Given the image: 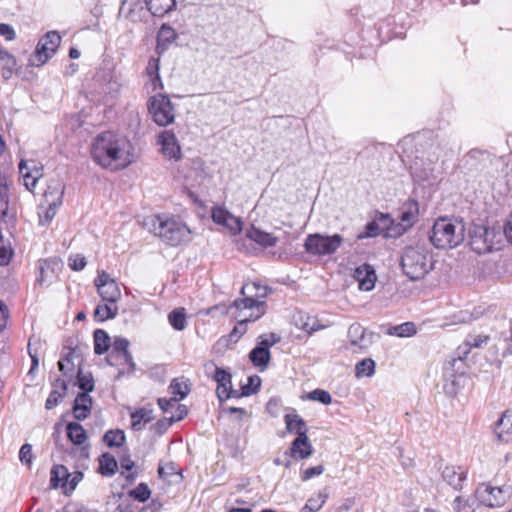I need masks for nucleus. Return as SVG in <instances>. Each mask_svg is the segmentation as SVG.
Wrapping results in <instances>:
<instances>
[{
  "instance_id": "nucleus-1",
  "label": "nucleus",
  "mask_w": 512,
  "mask_h": 512,
  "mask_svg": "<svg viewBox=\"0 0 512 512\" xmlns=\"http://www.w3.org/2000/svg\"><path fill=\"white\" fill-rule=\"evenodd\" d=\"M91 156L98 165L113 171L126 168L134 160L130 141L111 131L103 132L93 140Z\"/></svg>"
},
{
  "instance_id": "nucleus-2",
  "label": "nucleus",
  "mask_w": 512,
  "mask_h": 512,
  "mask_svg": "<svg viewBox=\"0 0 512 512\" xmlns=\"http://www.w3.org/2000/svg\"><path fill=\"white\" fill-rule=\"evenodd\" d=\"M143 226L169 246H178L192 240V231L178 217L151 215L144 219Z\"/></svg>"
},
{
  "instance_id": "nucleus-3",
  "label": "nucleus",
  "mask_w": 512,
  "mask_h": 512,
  "mask_svg": "<svg viewBox=\"0 0 512 512\" xmlns=\"http://www.w3.org/2000/svg\"><path fill=\"white\" fill-rule=\"evenodd\" d=\"M241 299L235 300L232 309H240L247 313L238 314L243 320H258L265 314L267 288L260 284L246 283L241 288Z\"/></svg>"
},
{
  "instance_id": "nucleus-4",
  "label": "nucleus",
  "mask_w": 512,
  "mask_h": 512,
  "mask_svg": "<svg viewBox=\"0 0 512 512\" xmlns=\"http://www.w3.org/2000/svg\"><path fill=\"white\" fill-rule=\"evenodd\" d=\"M465 225L462 221L438 219L432 228L430 240L440 249H451L464 241Z\"/></svg>"
},
{
  "instance_id": "nucleus-5",
  "label": "nucleus",
  "mask_w": 512,
  "mask_h": 512,
  "mask_svg": "<svg viewBox=\"0 0 512 512\" xmlns=\"http://www.w3.org/2000/svg\"><path fill=\"white\" fill-rule=\"evenodd\" d=\"M404 274L411 280L422 279L432 268L428 253L419 248H407L401 258Z\"/></svg>"
},
{
  "instance_id": "nucleus-6",
  "label": "nucleus",
  "mask_w": 512,
  "mask_h": 512,
  "mask_svg": "<svg viewBox=\"0 0 512 512\" xmlns=\"http://www.w3.org/2000/svg\"><path fill=\"white\" fill-rule=\"evenodd\" d=\"M344 239L340 234H309L304 242L305 251L313 256H330L337 252L343 244Z\"/></svg>"
},
{
  "instance_id": "nucleus-7",
  "label": "nucleus",
  "mask_w": 512,
  "mask_h": 512,
  "mask_svg": "<svg viewBox=\"0 0 512 512\" xmlns=\"http://www.w3.org/2000/svg\"><path fill=\"white\" fill-rule=\"evenodd\" d=\"M148 111L159 126H168L175 120V108L167 95L159 93L152 96L148 102Z\"/></svg>"
},
{
  "instance_id": "nucleus-8",
  "label": "nucleus",
  "mask_w": 512,
  "mask_h": 512,
  "mask_svg": "<svg viewBox=\"0 0 512 512\" xmlns=\"http://www.w3.org/2000/svg\"><path fill=\"white\" fill-rule=\"evenodd\" d=\"M61 43V36L56 31L46 33L38 42L35 53L29 59V65L42 66L57 51Z\"/></svg>"
},
{
  "instance_id": "nucleus-9",
  "label": "nucleus",
  "mask_w": 512,
  "mask_h": 512,
  "mask_svg": "<svg viewBox=\"0 0 512 512\" xmlns=\"http://www.w3.org/2000/svg\"><path fill=\"white\" fill-rule=\"evenodd\" d=\"M375 334L358 323L349 326L346 350L351 353H365L373 344Z\"/></svg>"
},
{
  "instance_id": "nucleus-10",
  "label": "nucleus",
  "mask_w": 512,
  "mask_h": 512,
  "mask_svg": "<svg viewBox=\"0 0 512 512\" xmlns=\"http://www.w3.org/2000/svg\"><path fill=\"white\" fill-rule=\"evenodd\" d=\"M129 341L126 338L116 337L112 343V350L107 357V362L111 366H122L121 372L133 371L135 363L128 351Z\"/></svg>"
},
{
  "instance_id": "nucleus-11",
  "label": "nucleus",
  "mask_w": 512,
  "mask_h": 512,
  "mask_svg": "<svg viewBox=\"0 0 512 512\" xmlns=\"http://www.w3.org/2000/svg\"><path fill=\"white\" fill-rule=\"evenodd\" d=\"M98 294L103 301L108 303H117L121 298V290L115 279L105 271L98 272L94 280Z\"/></svg>"
},
{
  "instance_id": "nucleus-12",
  "label": "nucleus",
  "mask_w": 512,
  "mask_h": 512,
  "mask_svg": "<svg viewBox=\"0 0 512 512\" xmlns=\"http://www.w3.org/2000/svg\"><path fill=\"white\" fill-rule=\"evenodd\" d=\"M475 496L482 505L490 508L500 507L506 500L501 488L491 487L485 483H482L477 487Z\"/></svg>"
},
{
  "instance_id": "nucleus-13",
  "label": "nucleus",
  "mask_w": 512,
  "mask_h": 512,
  "mask_svg": "<svg viewBox=\"0 0 512 512\" xmlns=\"http://www.w3.org/2000/svg\"><path fill=\"white\" fill-rule=\"evenodd\" d=\"M157 143L161 146V154L169 159L178 161L182 158V151L175 134L170 130L162 131L157 138Z\"/></svg>"
},
{
  "instance_id": "nucleus-14",
  "label": "nucleus",
  "mask_w": 512,
  "mask_h": 512,
  "mask_svg": "<svg viewBox=\"0 0 512 512\" xmlns=\"http://www.w3.org/2000/svg\"><path fill=\"white\" fill-rule=\"evenodd\" d=\"M213 379L217 382L216 394L220 402L231 397H239L238 392L232 389L230 373L215 367Z\"/></svg>"
},
{
  "instance_id": "nucleus-15",
  "label": "nucleus",
  "mask_w": 512,
  "mask_h": 512,
  "mask_svg": "<svg viewBox=\"0 0 512 512\" xmlns=\"http://www.w3.org/2000/svg\"><path fill=\"white\" fill-rule=\"evenodd\" d=\"M43 167L35 161L21 160L19 163V173L23 177L25 187L32 191L39 178L42 177Z\"/></svg>"
},
{
  "instance_id": "nucleus-16",
  "label": "nucleus",
  "mask_w": 512,
  "mask_h": 512,
  "mask_svg": "<svg viewBox=\"0 0 512 512\" xmlns=\"http://www.w3.org/2000/svg\"><path fill=\"white\" fill-rule=\"evenodd\" d=\"M212 219L215 223L228 228L233 234L240 232L242 229V221L240 218L232 215L223 207L213 208Z\"/></svg>"
},
{
  "instance_id": "nucleus-17",
  "label": "nucleus",
  "mask_w": 512,
  "mask_h": 512,
  "mask_svg": "<svg viewBox=\"0 0 512 512\" xmlns=\"http://www.w3.org/2000/svg\"><path fill=\"white\" fill-rule=\"evenodd\" d=\"M354 277L359 283V289L362 291H371L377 279L373 267L369 264H362L355 269Z\"/></svg>"
},
{
  "instance_id": "nucleus-18",
  "label": "nucleus",
  "mask_w": 512,
  "mask_h": 512,
  "mask_svg": "<svg viewBox=\"0 0 512 512\" xmlns=\"http://www.w3.org/2000/svg\"><path fill=\"white\" fill-rule=\"evenodd\" d=\"M467 472L461 466L447 465L442 470V478L456 490H461Z\"/></svg>"
},
{
  "instance_id": "nucleus-19",
  "label": "nucleus",
  "mask_w": 512,
  "mask_h": 512,
  "mask_svg": "<svg viewBox=\"0 0 512 512\" xmlns=\"http://www.w3.org/2000/svg\"><path fill=\"white\" fill-rule=\"evenodd\" d=\"M65 185L59 178H53L49 181L47 189L44 192V203L62 204Z\"/></svg>"
},
{
  "instance_id": "nucleus-20",
  "label": "nucleus",
  "mask_w": 512,
  "mask_h": 512,
  "mask_svg": "<svg viewBox=\"0 0 512 512\" xmlns=\"http://www.w3.org/2000/svg\"><path fill=\"white\" fill-rule=\"evenodd\" d=\"M291 455L294 458L306 459L313 453L308 436H297L291 444Z\"/></svg>"
},
{
  "instance_id": "nucleus-21",
  "label": "nucleus",
  "mask_w": 512,
  "mask_h": 512,
  "mask_svg": "<svg viewBox=\"0 0 512 512\" xmlns=\"http://www.w3.org/2000/svg\"><path fill=\"white\" fill-rule=\"evenodd\" d=\"M92 398L87 393H79L74 401L73 414L78 420H84L90 414Z\"/></svg>"
},
{
  "instance_id": "nucleus-22",
  "label": "nucleus",
  "mask_w": 512,
  "mask_h": 512,
  "mask_svg": "<svg viewBox=\"0 0 512 512\" xmlns=\"http://www.w3.org/2000/svg\"><path fill=\"white\" fill-rule=\"evenodd\" d=\"M17 61L15 57L7 50L0 47V68L2 70V77L8 80L12 77L16 70Z\"/></svg>"
},
{
  "instance_id": "nucleus-23",
  "label": "nucleus",
  "mask_w": 512,
  "mask_h": 512,
  "mask_svg": "<svg viewBox=\"0 0 512 512\" xmlns=\"http://www.w3.org/2000/svg\"><path fill=\"white\" fill-rule=\"evenodd\" d=\"M177 34L175 30L164 24L161 26L157 36V51L164 52L176 39Z\"/></svg>"
},
{
  "instance_id": "nucleus-24",
  "label": "nucleus",
  "mask_w": 512,
  "mask_h": 512,
  "mask_svg": "<svg viewBox=\"0 0 512 512\" xmlns=\"http://www.w3.org/2000/svg\"><path fill=\"white\" fill-rule=\"evenodd\" d=\"M247 236L249 239L265 248L274 247L278 242L277 237H275L274 235L256 228L250 229L247 232Z\"/></svg>"
},
{
  "instance_id": "nucleus-25",
  "label": "nucleus",
  "mask_w": 512,
  "mask_h": 512,
  "mask_svg": "<svg viewBox=\"0 0 512 512\" xmlns=\"http://www.w3.org/2000/svg\"><path fill=\"white\" fill-rule=\"evenodd\" d=\"M153 420V410L147 407L140 408L131 413V427L133 430H141L142 427Z\"/></svg>"
},
{
  "instance_id": "nucleus-26",
  "label": "nucleus",
  "mask_w": 512,
  "mask_h": 512,
  "mask_svg": "<svg viewBox=\"0 0 512 512\" xmlns=\"http://www.w3.org/2000/svg\"><path fill=\"white\" fill-rule=\"evenodd\" d=\"M148 10L157 17H163L175 6V0H146Z\"/></svg>"
},
{
  "instance_id": "nucleus-27",
  "label": "nucleus",
  "mask_w": 512,
  "mask_h": 512,
  "mask_svg": "<svg viewBox=\"0 0 512 512\" xmlns=\"http://www.w3.org/2000/svg\"><path fill=\"white\" fill-rule=\"evenodd\" d=\"M285 424L289 432H294L298 436H307L306 423L298 414H286Z\"/></svg>"
},
{
  "instance_id": "nucleus-28",
  "label": "nucleus",
  "mask_w": 512,
  "mask_h": 512,
  "mask_svg": "<svg viewBox=\"0 0 512 512\" xmlns=\"http://www.w3.org/2000/svg\"><path fill=\"white\" fill-rule=\"evenodd\" d=\"M228 312L232 317H234L237 320V325L234 327L232 332L230 333L229 337L231 341H237L245 332H246V324L248 322H254L255 320H243L240 319L238 314L246 313L243 310L240 309H232V306H229Z\"/></svg>"
},
{
  "instance_id": "nucleus-29",
  "label": "nucleus",
  "mask_w": 512,
  "mask_h": 512,
  "mask_svg": "<svg viewBox=\"0 0 512 512\" xmlns=\"http://www.w3.org/2000/svg\"><path fill=\"white\" fill-rule=\"evenodd\" d=\"M66 430H67L68 438L75 445H81L87 439L85 429L82 427L81 424H79L77 422L68 423Z\"/></svg>"
},
{
  "instance_id": "nucleus-30",
  "label": "nucleus",
  "mask_w": 512,
  "mask_h": 512,
  "mask_svg": "<svg viewBox=\"0 0 512 512\" xmlns=\"http://www.w3.org/2000/svg\"><path fill=\"white\" fill-rule=\"evenodd\" d=\"M510 432H512V421L504 414L497 421L494 433L500 442H508Z\"/></svg>"
},
{
  "instance_id": "nucleus-31",
  "label": "nucleus",
  "mask_w": 512,
  "mask_h": 512,
  "mask_svg": "<svg viewBox=\"0 0 512 512\" xmlns=\"http://www.w3.org/2000/svg\"><path fill=\"white\" fill-rule=\"evenodd\" d=\"M270 351L266 349V347H261L257 345L254 349L251 350L249 354V358L251 362L256 367H264L266 368L270 361Z\"/></svg>"
},
{
  "instance_id": "nucleus-32",
  "label": "nucleus",
  "mask_w": 512,
  "mask_h": 512,
  "mask_svg": "<svg viewBox=\"0 0 512 512\" xmlns=\"http://www.w3.org/2000/svg\"><path fill=\"white\" fill-rule=\"evenodd\" d=\"M417 204L414 202L408 203L406 206V209L401 212L399 215V218L401 220V230L399 233H402L403 231H406L408 227H410L413 222L417 218Z\"/></svg>"
},
{
  "instance_id": "nucleus-33",
  "label": "nucleus",
  "mask_w": 512,
  "mask_h": 512,
  "mask_svg": "<svg viewBox=\"0 0 512 512\" xmlns=\"http://www.w3.org/2000/svg\"><path fill=\"white\" fill-rule=\"evenodd\" d=\"M94 352L97 355H102L108 351L110 347V337L102 330L97 329L94 331Z\"/></svg>"
},
{
  "instance_id": "nucleus-34",
  "label": "nucleus",
  "mask_w": 512,
  "mask_h": 512,
  "mask_svg": "<svg viewBox=\"0 0 512 512\" xmlns=\"http://www.w3.org/2000/svg\"><path fill=\"white\" fill-rule=\"evenodd\" d=\"M417 332L416 326L413 322H405L400 325L388 327L386 333L391 336L397 337H411Z\"/></svg>"
},
{
  "instance_id": "nucleus-35",
  "label": "nucleus",
  "mask_w": 512,
  "mask_h": 512,
  "mask_svg": "<svg viewBox=\"0 0 512 512\" xmlns=\"http://www.w3.org/2000/svg\"><path fill=\"white\" fill-rule=\"evenodd\" d=\"M116 303H107L98 305L94 311V317L97 321H105L115 318L118 314Z\"/></svg>"
},
{
  "instance_id": "nucleus-36",
  "label": "nucleus",
  "mask_w": 512,
  "mask_h": 512,
  "mask_svg": "<svg viewBox=\"0 0 512 512\" xmlns=\"http://www.w3.org/2000/svg\"><path fill=\"white\" fill-rule=\"evenodd\" d=\"M118 467V463L115 458L105 453L99 459V471L102 475L112 476L115 474Z\"/></svg>"
},
{
  "instance_id": "nucleus-37",
  "label": "nucleus",
  "mask_w": 512,
  "mask_h": 512,
  "mask_svg": "<svg viewBox=\"0 0 512 512\" xmlns=\"http://www.w3.org/2000/svg\"><path fill=\"white\" fill-rule=\"evenodd\" d=\"M169 389L173 397H176L179 401L184 399L190 391L188 381L184 378L174 379L171 382Z\"/></svg>"
},
{
  "instance_id": "nucleus-38",
  "label": "nucleus",
  "mask_w": 512,
  "mask_h": 512,
  "mask_svg": "<svg viewBox=\"0 0 512 512\" xmlns=\"http://www.w3.org/2000/svg\"><path fill=\"white\" fill-rule=\"evenodd\" d=\"M376 363L371 358H365L355 366V376L357 378L371 377L375 373Z\"/></svg>"
},
{
  "instance_id": "nucleus-39",
  "label": "nucleus",
  "mask_w": 512,
  "mask_h": 512,
  "mask_svg": "<svg viewBox=\"0 0 512 512\" xmlns=\"http://www.w3.org/2000/svg\"><path fill=\"white\" fill-rule=\"evenodd\" d=\"M489 337L486 335H469L465 340L463 346L459 347V352L463 354H468L471 348H480L483 345L487 344Z\"/></svg>"
},
{
  "instance_id": "nucleus-40",
  "label": "nucleus",
  "mask_w": 512,
  "mask_h": 512,
  "mask_svg": "<svg viewBox=\"0 0 512 512\" xmlns=\"http://www.w3.org/2000/svg\"><path fill=\"white\" fill-rule=\"evenodd\" d=\"M170 325L178 331L185 329L187 325L186 314L184 308H178L171 311L168 315Z\"/></svg>"
},
{
  "instance_id": "nucleus-41",
  "label": "nucleus",
  "mask_w": 512,
  "mask_h": 512,
  "mask_svg": "<svg viewBox=\"0 0 512 512\" xmlns=\"http://www.w3.org/2000/svg\"><path fill=\"white\" fill-rule=\"evenodd\" d=\"M69 476L70 475L68 474L67 469L64 466L59 465V466L53 467V469L51 470V479H50L52 486L53 487L67 486Z\"/></svg>"
},
{
  "instance_id": "nucleus-42",
  "label": "nucleus",
  "mask_w": 512,
  "mask_h": 512,
  "mask_svg": "<svg viewBox=\"0 0 512 512\" xmlns=\"http://www.w3.org/2000/svg\"><path fill=\"white\" fill-rule=\"evenodd\" d=\"M294 323L298 328L306 331L307 333H312L318 330V327L315 325L316 321L302 312L294 316Z\"/></svg>"
},
{
  "instance_id": "nucleus-43",
  "label": "nucleus",
  "mask_w": 512,
  "mask_h": 512,
  "mask_svg": "<svg viewBox=\"0 0 512 512\" xmlns=\"http://www.w3.org/2000/svg\"><path fill=\"white\" fill-rule=\"evenodd\" d=\"M103 441L109 447H120L125 442L124 431L120 429L109 430L104 434Z\"/></svg>"
},
{
  "instance_id": "nucleus-44",
  "label": "nucleus",
  "mask_w": 512,
  "mask_h": 512,
  "mask_svg": "<svg viewBox=\"0 0 512 512\" xmlns=\"http://www.w3.org/2000/svg\"><path fill=\"white\" fill-rule=\"evenodd\" d=\"M76 357L75 350L71 349L68 354L58 362L59 370L63 373V375L72 374L74 371L75 363L74 359Z\"/></svg>"
},
{
  "instance_id": "nucleus-45",
  "label": "nucleus",
  "mask_w": 512,
  "mask_h": 512,
  "mask_svg": "<svg viewBox=\"0 0 512 512\" xmlns=\"http://www.w3.org/2000/svg\"><path fill=\"white\" fill-rule=\"evenodd\" d=\"M326 499L327 494L320 492L316 497H311L307 500L305 504L306 509H309L311 512H318L325 504Z\"/></svg>"
},
{
  "instance_id": "nucleus-46",
  "label": "nucleus",
  "mask_w": 512,
  "mask_h": 512,
  "mask_svg": "<svg viewBox=\"0 0 512 512\" xmlns=\"http://www.w3.org/2000/svg\"><path fill=\"white\" fill-rule=\"evenodd\" d=\"M150 495L151 491L145 483H140L130 492V496L139 502H146L150 498Z\"/></svg>"
},
{
  "instance_id": "nucleus-47",
  "label": "nucleus",
  "mask_w": 512,
  "mask_h": 512,
  "mask_svg": "<svg viewBox=\"0 0 512 512\" xmlns=\"http://www.w3.org/2000/svg\"><path fill=\"white\" fill-rule=\"evenodd\" d=\"M78 386L83 391L82 393H89L94 389V380L91 375H83L78 371Z\"/></svg>"
},
{
  "instance_id": "nucleus-48",
  "label": "nucleus",
  "mask_w": 512,
  "mask_h": 512,
  "mask_svg": "<svg viewBox=\"0 0 512 512\" xmlns=\"http://www.w3.org/2000/svg\"><path fill=\"white\" fill-rule=\"evenodd\" d=\"M308 397L313 401H318L325 405L330 404L332 402L331 395L327 391L322 389H315L311 391Z\"/></svg>"
},
{
  "instance_id": "nucleus-49",
  "label": "nucleus",
  "mask_w": 512,
  "mask_h": 512,
  "mask_svg": "<svg viewBox=\"0 0 512 512\" xmlns=\"http://www.w3.org/2000/svg\"><path fill=\"white\" fill-rule=\"evenodd\" d=\"M380 228L377 222L372 221L366 224L364 232L357 235V239L362 240L365 238L376 237L379 234Z\"/></svg>"
},
{
  "instance_id": "nucleus-50",
  "label": "nucleus",
  "mask_w": 512,
  "mask_h": 512,
  "mask_svg": "<svg viewBox=\"0 0 512 512\" xmlns=\"http://www.w3.org/2000/svg\"><path fill=\"white\" fill-rule=\"evenodd\" d=\"M45 204L47 205V208H46V211L44 213V216L39 214V216H40V224H42V225L48 224L55 217L58 208L62 205V204L52 205V203H45Z\"/></svg>"
},
{
  "instance_id": "nucleus-51",
  "label": "nucleus",
  "mask_w": 512,
  "mask_h": 512,
  "mask_svg": "<svg viewBox=\"0 0 512 512\" xmlns=\"http://www.w3.org/2000/svg\"><path fill=\"white\" fill-rule=\"evenodd\" d=\"M64 395L65 394L61 393L58 389H53L46 400V409H53L63 398Z\"/></svg>"
},
{
  "instance_id": "nucleus-52",
  "label": "nucleus",
  "mask_w": 512,
  "mask_h": 512,
  "mask_svg": "<svg viewBox=\"0 0 512 512\" xmlns=\"http://www.w3.org/2000/svg\"><path fill=\"white\" fill-rule=\"evenodd\" d=\"M324 472V466L318 465L314 467L307 468L301 472L302 481H307L314 476H319Z\"/></svg>"
},
{
  "instance_id": "nucleus-53",
  "label": "nucleus",
  "mask_w": 512,
  "mask_h": 512,
  "mask_svg": "<svg viewBox=\"0 0 512 512\" xmlns=\"http://www.w3.org/2000/svg\"><path fill=\"white\" fill-rule=\"evenodd\" d=\"M68 260L69 266L75 271H81L87 264L85 257L78 254L70 256Z\"/></svg>"
},
{
  "instance_id": "nucleus-54",
  "label": "nucleus",
  "mask_w": 512,
  "mask_h": 512,
  "mask_svg": "<svg viewBox=\"0 0 512 512\" xmlns=\"http://www.w3.org/2000/svg\"><path fill=\"white\" fill-rule=\"evenodd\" d=\"M279 339L280 338L274 333L261 335L259 337L258 345L261 347H266V349L269 350V348L276 344L279 341Z\"/></svg>"
},
{
  "instance_id": "nucleus-55",
  "label": "nucleus",
  "mask_w": 512,
  "mask_h": 512,
  "mask_svg": "<svg viewBox=\"0 0 512 512\" xmlns=\"http://www.w3.org/2000/svg\"><path fill=\"white\" fill-rule=\"evenodd\" d=\"M19 459L22 463L30 465L32 462V446L24 444L19 451Z\"/></svg>"
},
{
  "instance_id": "nucleus-56",
  "label": "nucleus",
  "mask_w": 512,
  "mask_h": 512,
  "mask_svg": "<svg viewBox=\"0 0 512 512\" xmlns=\"http://www.w3.org/2000/svg\"><path fill=\"white\" fill-rule=\"evenodd\" d=\"M0 35L3 36L7 41H13L16 38V32L14 28L6 23L0 24Z\"/></svg>"
},
{
  "instance_id": "nucleus-57",
  "label": "nucleus",
  "mask_w": 512,
  "mask_h": 512,
  "mask_svg": "<svg viewBox=\"0 0 512 512\" xmlns=\"http://www.w3.org/2000/svg\"><path fill=\"white\" fill-rule=\"evenodd\" d=\"M179 399L176 397H172L170 399L167 398H159L158 405L163 410V412L167 413L170 408H173L177 405Z\"/></svg>"
},
{
  "instance_id": "nucleus-58",
  "label": "nucleus",
  "mask_w": 512,
  "mask_h": 512,
  "mask_svg": "<svg viewBox=\"0 0 512 512\" xmlns=\"http://www.w3.org/2000/svg\"><path fill=\"white\" fill-rule=\"evenodd\" d=\"M13 255L12 249L5 245L0 246V265H7Z\"/></svg>"
},
{
  "instance_id": "nucleus-59",
  "label": "nucleus",
  "mask_w": 512,
  "mask_h": 512,
  "mask_svg": "<svg viewBox=\"0 0 512 512\" xmlns=\"http://www.w3.org/2000/svg\"><path fill=\"white\" fill-rule=\"evenodd\" d=\"M177 412L175 415L171 416V421H180L182 420L188 413L187 408L184 405H180L177 403Z\"/></svg>"
},
{
  "instance_id": "nucleus-60",
  "label": "nucleus",
  "mask_w": 512,
  "mask_h": 512,
  "mask_svg": "<svg viewBox=\"0 0 512 512\" xmlns=\"http://www.w3.org/2000/svg\"><path fill=\"white\" fill-rule=\"evenodd\" d=\"M120 464H121V468L123 469L122 473L130 472L135 465L134 461L131 460L129 456L122 457L120 460Z\"/></svg>"
},
{
  "instance_id": "nucleus-61",
  "label": "nucleus",
  "mask_w": 512,
  "mask_h": 512,
  "mask_svg": "<svg viewBox=\"0 0 512 512\" xmlns=\"http://www.w3.org/2000/svg\"><path fill=\"white\" fill-rule=\"evenodd\" d=\"M8 209V202L5 194L0 190V215L5 216Z\"/></svg>"
},
{
  "instance_id": "nucleus-62",
  "label": "nucleus",
  "mask_w": 512,
  "mask_h": 512,
  "mask_svg": "<svg viewBox=\"0 0 512 512\" xmlns=\"http://www.w3.org/2000/svg\"><path fill=\"white\" fill-rule=\"evenodd\" d=\"M477 244H478V240H477V237H475L471 242V246H472V249L478 253H483V252H487L490 250L489 245L478 246Z\"/></svg>"
},
{
  "instance_id": "nucleus-63",
  "label": "nucleus",
  "mask_w": 512,
  "mask_h": 512,
  "mask_svg": "<svg viewBox=\"0 0 512 512\" xmlns=\"http://www.w3.org/2000/svg\"><path fill=\"white\" fill-rule=\"evenodd\" d=\"M504 233H505L507 240L510 243H512V214L510 215V218L505 225Z\"/></svg>"
},
{
  "instance_id": "nucleus-64",
  "label": "nucleus",
  "mask_w": 512,
  "mask_h": 512,
  "mask_svg": "<svg viewBox=\"0 0 512 512\" xmlns=\"http://www.w3.org/2000/svg\"><path fill=\"white\" fill-rule=\"evenodd\" d=\"M53 386H54V389H58L63 394H65L67 391V383L65 380L56 379Z\"/></svg>"
}]
</instances>
